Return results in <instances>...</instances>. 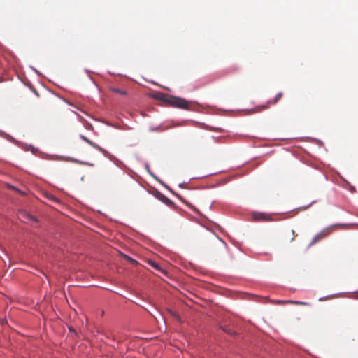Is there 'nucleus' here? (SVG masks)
<instances>
[{
  "label": "nucleus",
  "mask_w": 358,
  "mask_h": 358,
  "mask_svg": "<svg viewBox=\"0 0 358 358\" xmlns=\"http://www.w3.org/2000/svg\"><path fill=\"white\" fill-rule=\"evenodd\" d=\"M153 96L156 99L162 101L171 106L179 108V98L163 93H156Z\"/></svg>",
  "instance_id": "nucleus-1"
},
{
  "label": "nucleus",
  "mask_w": 358,
  "mask_h": 358,
  "mask_svg": "<svg viewBox=\"0 0 358 358\" xmlns=\"http://www.w3.org/2000/svg\"><path fill=\"white\" fill-rule=\"evenodd\" d=\"M80 138L82 140H83L84 141L87 142L89 145L92 146L94 148H95V149H96V150H99V151H101L102 152H105V150L103 148H101L99 145H98L95 143L92 142V141H90L89 138H87L85 136L81 135L80 136Z\"/></svg>",
  "instance_id": "nucleus-2"
},
{
  "label": "nucleus",
  "mask_w": 358,
  "mask_h": 358,
  "mask_svg": "<svg viewBox=\"0 0 358 358\" xmlns=\"http://www.w3.org/2000/svg\"><path fill=\"white\" fill-rule=\"evenodd\" d=\"M19 216H20V218L21 220H22L24 222L29 221V220L36 222V219L34 217H33L31 215H30L26 212L20 213Z\"/></svg>",
  "instance_id": "nucleus-3"
},
{
  "label": "nucleus",
  "mask_w": 358,
  "mask_h": 358,
  "mask_svg": "<svg viewBox=\"0 0 358 358\" xmlns=\"http://www.w3.org/2000/svg\"><path fill=\"white\" fill-rule=\"evenodd\" d=\"M180 108L187 109V110H193L194 105L191 103L187 102V101L180 99Z\"/></svg>",
  "instance_id": "nucleus-4"
},
{
  "label": "nucleus",
  "mask_w": 358,
  "mask_h": 358,
  "mask_svg": "<svg viewBox=\"0 0 358 358\" xmlns=\"http://www.w3.org/2000/svg\"><path fill=\"white\" fill-rule=\"evenodd\" d=\"M327 232V229L317 234L313 239L312 242H311V244H314L317 241H318L319 240L322 239L326 234V233Z\"/></svg>",
  "instance_id": "nucleus-5"
},
{
  "label": "nucleus",
  "mask_w": 358,
  "mask_h": 358,
  "mask_svg": "<svg viewBox=\"0 0 358 358\" xmlns=\"http://www.w3.org/2000/svg\"><path fill=\"white\" fill-rule=\"evenodd\" d=\"M110 90L112 92L117 93V94H121V95H126L127 94V92L125 90H120V89H118V88H116V87H110Z\"/></svg>",
  "instance_id": "nucleus-6"
},
{
  "label": "nucleus",
  "mask_w": 358,
  "mask_h": 358,
  "mask_svg": "<svg viewBox=\"0 0 358 358\" xmlns=\"http://www.w3.org/2000/svg\"><path fill=\"white\" fill-rule=\"evenodd\" d=\"M159 199L162 201L164 203L167 204L168 206H171L173 204L172 201L166 198L164 195L160 194Z\"/></svg>",
  "instance_id": "nucleus-7"
},
{
  "label": "nucleus",
  "mask_w": 358,
  "mask_h": 358,
  "mask_svg": "<svg viewBox=\"0 0 358 358\" xmlns=\"http://www.w3.org/2000/svg\"><path fill=\"white\" fill-rule=\"evenodd\" d=\"M69 160L70 162H74V163H76V164H84V165L90 166H93V164L81 162V161H80L78 159H73V158H69Z\"/></svg>",
  "instance_id": "nucleus-8"
},
{
  "label": "nucleus",
  "mask_w": 358,
  "mask_h": 358,
  "mask_svg": "<svg viewBox=\"0 0 358 358\" xmlns=\"http://www.w3.org/2000/svg\"><path fill=\"white\" fill-rule=\"evenodd\" d=\"M148 264L152 266L154 268L157 269V270H159V271H162V268H160L159 265L156 263L154 261H152V260H150L148 262Z\"/></svg>",
  "instance_id": "nucleus-9"
},
{
  "label": "nucleus",
  "mask_w": 358,
  "mask_h": 358,
  "mask_svg": "<svg viewBox=\"0 0 358 358\" xmlns=\"http://www.w3.org/2000/svg\"><path fill=\"white\" fill-rule=\"evenodd\" d=\"M254 217H255V219H256V220H258V219H264V218H265V216H264L263 214H255V215H254Z\"/></svg>",
  "instance_id": "nucleus-10"
},
{
  "label": "nucleus",
  "mask_w": 358,
  "mask_h": 358,
  "mask_svg": "<svg viewBox=\"0 0 358 358\" xmlns=\"http://www.w3.org/2000/svg\"><path fill=\"white\" fill-rule=\"evenodd\" d=\"M125 257H126L127 259H128L133 264H137V262L135 259H132V258H131V257H129L128 256H125Z\"/></svg>",
  "instance_id": "nucleus-11"
},
{
  "label": "nucleus",
  "mask_w": 358,
  "mask_h": 358,
  "mask_svg": "<svg viewBox=\"0 0 358 358\" xmlns=\"http://www.w3.org/2000/svg\"><path fill=\"white\" fill-rule=\"evenodd\" d=\"M288 303H294V304H301V305H306L307 304L305 302H300V301H288Z\"/></svg>",
  "instance_id": "nucleus-12"
},
{
  "label": "nucleus",
  "mask_w": 358,
  "mask_h": 358,
  "mask_svg": "<svg viewBox=\"0 0 358 358\" xmlns=\"http://www.w3.org/2000/svg\"><path fill=\"white\" fill-rule=\"evenodd\" d=\"M8 187L10 188V189H15L16 191H17L18 192H20V194L22 193V192L19 191L18 189H17L16 187L12 186V185H8Z\"/></svg>",
  "instance_id": "nucleus-13"
},
{
  "label": "nucleus",
  "mask_w": 358,
  "mask_h": 358,
  "mask_svg": "<svg viewBox=\"0 0 358 358\" xmlns=\"http://www.w3.org/2000/svg\"><path fill=\"white\" fill-rule=\"evenodd\" d=\"M282 94H278L277 96H276V99H275V101H277L279 99H280Z\"/></svg>",
  "instance_id": "nucleus-14"
}]
</instances>
